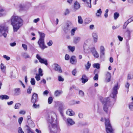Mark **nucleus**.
I'll return each mask as SVG.
<instances>
[{
    "mask_svg": "<svg viewBox=\"0 0 133 133\" xmlns=\"http://www.w3.org/2000/svg\"><path fill=\"white\" fill-rule=\"evenodd\" d=\"M80 7V5L78 2L76 1L75 2L74 4V9L75 11L78 10Z\"/></svg>",
    "mask_w": 133,
    "mask_h": 133,
    "instance_id": "nucleus-17",
    "label": "nucleus"
},
{
    "mask_svg": "<svg viewBox=\"0 0 133 133\" xmlns=\"http://www.w3.org/2000/svg\"><path fill=\"white\" fill-rule=\"evenodd\" d=\"M77 61L76 57L74 56H72L70 59V62L73 64H75Z\"/></svg>",
    "mask_w": 133,
    "mask_h": 133,
    "instance_id": "nucleus-15",
    "label": "nucleus"
},
{
    "mask_svg": "<svg viewBox=\"0 0 133 133\" xmlns=\"http://www.w3.org/2000/svg\"><path fill=\"white\" fill-rule=\"evenodd\" d=\"M67 115L70 116H72L75 115V112L71 109H69L66 112Z\"/></svg>",
    "mask_w": 133,
    "mask_h": 133,
    "instance_id": "nucleus-20",
    "label": "nucleus"
},
{
    "mask_svg": "<svg viewBox=\"0 0 133 133\" xmlns=\"http://www.w3.org/2000/svg\"><path fill=\"white\" fill-rule=\"evenodd\" d=\"M43 71L41 68H39L38 70L39 74L40 76H42L43 75V74L42 73Z\"/></svg>",
    "mask_w": 133,
    "mask_h": 133,
    "instance_id": "nucleus-38",
    "label": "nucleus"
},
{
    "mask_svg": "<svg viewBox=\"0 0 133 133\" xmlns=\"http://www.w3.org/2000/svg\"><path fill=\"white\" fill-rule=\"evenodd\" d=\"M86 4V6L87 7L89 8H91V0H82Z\"/></svg>",
    "mask_w": 133,
    "mask_h": 133,
    "instance_id": "nucleus-18",
    "label": "nucleus"
},
{
    "mask_svg": "<svg viewBox=\"0 0 133 133\" xmlns=\"http://www.w3.org/2000/svg\"><path fill=\"white\" fill-rule=\"evenodd\" d=\"M105 55L104 51H100V57H102Z\"/></svg>",
    "mask_w": 133,
    "mask_h": 133,
    "instance_id": "nucleus-57",
    "label": "nucleus"
},
{
    "mask_svg": "<svg viewBox=\"0 0 133 133\" xmlns=\"http://www.w3.org/2000/svg\"><path fill=\"white\" fill-rule=\"evenodd\" d=\"M40 19L39 18H37V19H35L34 21L33 22L35 23H37L39 21Z\"/></svg>",
    "mask_w": 133,
    "mask_h": 133,
    "instance_id": "nucleus-61",
    "label": "nucleus"
},
{
    "mask_svg": "<svg viewBox=\"0 0 133 133\" xmlns=\"http://www.w3.org/2000/svg\"><path fill=\"white\" fill-rule=\"evenodd\" d=\"M78 23L79 24H82L83 23V19L80 16L78 17Z\"/></svg>",
    "mask_w": 133,
    "mask_h": 133,
    "instance_id": "nucleus-30",
    "label": "nucleus"
},
{
    "mask_svg": "<svg viewBox=\"0 0 133 133\" xmlns=\"http://www.w3.org/2000/svg\"><path fill=\"white\" fill-rule=\"evenodd\" d=\"M93 66L94 68H96L98 69L100 68L99 64L98 63L94 64L93 65Z\"/></svg>",
    "mask_w": 133,
    "mask_h": 133,
    "instance_id": "nucleus-32",
    "label": "nucleus"
},
{
    "mask_svg": "<svg viewBox=\"0 0 133 133\" xmlns=\"http://www.w3.org/2000/svg\"><path fill=\"white\" fill-rule=\"evenodd\" d=\"M92 35L94 42L95 43L97 42L98 38L97 33L95 31L94 32L92 33Z\"/></svg>",
    "mask_w": 133,
    "mask_h": 133,
    "instance_id": "nucleus-14",
    "label": "nucleus"
},
{
    "mask_svg": "<svg viewBox=\"0 0 133 133\" xmlns=\"http://www.w3.org/2000/svg\"><path fill=\"white\" fill-rule=\"evenodd\" d=\"M32 90V87L31 86H29L28 89H27V93L29 94H30Z\"/></svg>",
    "mask_w": 133,
    "mask_h": 133,
    "instance_id": "nucleus-36",
    "label": "nucleus"
},
{
    "mask_svg": "<svg viewBox=\"0 0 133 133\" xmlns=\"http://www.w3.org/2000/svg\"><path fill=\"white\" fill-rule=\"evenodd\" d=\"M91 65V64L89 63V62L88 61L87 62V64L85 65V67L86 69L88 70L90 68Z\"/></svg>",
    "mask_w": 133,
    "mask_h": 133,
    "instance_id": "nucleus-31",
    "label": "nucleus"
},
{
    "mask_svg": "<svg viewBox=\"0 0 133 133\" xmlns=\"http://www.w3.org/2000/svg\"><path fill=\"white\" fill-rule=\"evenodd\" d=\"M129 23H128V22H127V21L125 22L124 23L123 25V28L124 29H125L126 28L127 26V25Z\"/></svg>",
    "mask_w": 133,
    "mask_h": 133,
    "instance_id": "nucleus-58",
    "label": "nucleus"
},
{
    "mask_svg": "<svg viewBox=\"0 0 133 133\" xmlns=\"http://www.w3.org/2000/svg\"><path fill=\"white\" fill-rule=\"evenodd\" d=\"M48 127L51 133H58L60 131V128L57 126V123L50 124Z\"/></svg>",
    "mask_w": 133,
    "mask_h": 133,
    "instance_id": "nucleus-4",
    "label": "nucleus"
},
{
    "mask_svg": "<svg viewBox=\"0 0 133 133\" xmlns=\"http://www.w3.org/2000/svg\"><path fill=\"white\" fill-rule=\"evenodd\" d=\"M102 11L101 10V9L97 10V12L96 13V15L97 17H99L101 14Z\"/></svg>",
    "mask_w": 133,
    "mask_h": 133,
    "instance_id": "nucleus-26",
    "label": "nucleus"
},
{
    "mask_svg": "<svg viewBox=\"0 0 133 133\" xmlns=\"http://www.w3.org/2000/svg\"><path fill=\"white\" fill-rule=\"evenodd\" d=\"M21 106V104L19 103H16L15 106V109H18L19 107Z\"/></svg>",
    "mask_w": 133,
    "mask_h": 133,
    "instance_id": "nucleus-39",
    "label": "nucleus"
},
{
    "mask_svg": "<svg viewBox=\"0 0 133 133\" xmlns=\"http://www.w3.org/2000/svg\"><path fill=\"white\" fill-rule=\"evenodd\" d=\"M18 133H24V131H23L21 127L18 128Z\"/></svg>",
    "mask_w": 133,
    "mask_h": 133,
    "instance_id": "nucleus-47",
    "label": "nucleus"
},
{
    "mask_svg": "<svg viewBox=\"0 0 133 133\" xmlns=\"http://www.w3.org/2000/svg\"><path fill=\"white\" fill-rule=\"evenodd\" d=\"M77 29L76 28H74L71 29V36H74L75 33V31Z\"/></svg>",
    "mask_w": 133,
    "mask_h": 133,
    "instance_id": "nucleus-28",
    "label": "nucleus"
},
{
    "mask_svg": "<svg viewBox=\"0 0 133 133\" xmlns=\"http://www.w3.org/2000/svg\"><path fill=\"white\" fill-rule=\"evenodd\" d=\"M9 98V97L6 95H2L0 96V99L2 100L8 99Z\"/></svg>",
    "mask_w": 133,
    "mask_h": 133,
    "instance_id": "nucleus-23",
    "label": "nucleus"
},
{
    "mask_svg": "<svg viewBox=\"0 0 133 133\" xmlns=\"http://www.w3.org/2000/svg\"><path fill=\"white\" fill-rule=\"evenodd\" d=\"M73 27V26L72 23L70 21H68L66 24V25L63 29V30L65 33H66Z\"/></svg>",
    "mask_w": 133,
    "mask_h": 133,
    "instance_id": "nucleus-7",
    "label": "nucleus"
},
{
    "mask_svg": "<svg viewBox=\"0 0 133 133\" xmlns=\"http://www.w3.org/2000/svg\"><path fill=\"white\" fill-rule=\"evenodd\" d=\"M68 47L69 50L72 52L74 51L75 49V47L74 46H68Z\"/></svg>",
    "mask_w": 133,
    "mask_h": 133,
    "instance_id": "nucleus-25",
    "label": "nucleus"
},
{
    "mask_svg": "<svg viewBox=\"0 0 133 133\" xmlns=\"http://www.w3.org/2000/svg\"><path fill=\"white\" fill-rule=\"evenodd\" d=\"M3 57L7 61L9 60L10 59V57L7 56L6 55H4Z\"/></svg>",
    "mask_w": 133,
    "mask_h": 133,
    "instance_id": "nucleus-55",
    "label": "nucleus"
},
{
    "mask_svg": "<svg viewBox=\"0 0 133 133\" xmlns=\"http://www.w3.org/2000/svg\"><path fill=\"white\" fill-rule=\"evenodd\" d=\"M8 32V27L0 25V37L3 36L5 38L7 36V34Z\"/></svg>",
    "mask_w": 133,
    "mask_h": 133,
    "instance_id": "nucleus-6",
    "label": "nucleus"
},
{
    "mask_svg": "<svg viewBox=\"0 0 133 133\" xmlns=\"http://www.w3.org/2000/svg\"><path fill=\"white\" fill-rule=\"evenodd\" d=\"M11 22L13 27L14 32H16L22 25L23 21L20 17L14 15L11 18Z\"/></svg>",
    "mask_w": 133,
    "mask_h": 133,
    "instance_id": "nucleus-2",
    "label": "nucleus"
},
{
    "mask_svg": "<svg viewBox=\"0 0 133 133\" xmlns=\"http://www.w3.org/2000/svg\"><path fill=\"white\" fill-rule=\"evenodd\" d=\"M67 124L68 126H71L75 124V122L71 119L69 118L67 119Z\"/></svg>",
    "mask_w": 133,
    "mask_h": 133,
    "instance_id": "nucleus-13",
    "label": "nucleus"
},
{
    "mask_svg": "<svg viewBox=\"0 0 133 133\" xmlns=\"http://www.w3.org/2000/svg\"><path fill=\"white\" fill-rule=\"evenodd\" d=\"M40 75L38 74H36V76L35 77V78L37 81H39L40 80L41 77Z\"/></svg>",
    "mask_w": 133,
    "mask_h": 133,
    "instance_id": "nucleus-35",
    "label": "nucleus"
},
{
    "mask_svg": "<svg viewBox=\"0 0 133 133\" xmlns=\"http://www.w3.org/2000/svg\"><path fill=\"white\" fill-rule=\"evenodd\" d=\"M58 104L59 105V110L61 111L63 109L64 106L62 103L60 102H58Z\"/></svg>",
    "mask_w": 133,
    "mask_h": 133,
    "instance_id": "nucleus-21",
    "label": "nucleus"
},
{
    "mask_svg": "<svg viewBox=\"0 0 133 133\" xmlns=\"http://www.w3.org/2000/svg\"><path fill=\"white\" fill-rule=\"evenodd\" d=\"M132 21H133V16L128 19L127 22H128V23H129Z\"/></svg>",
    "mask_w": 133,
    "mask_h": 133,
    "instance_id": "nucleus-49",
    "label": "nucleus"
},
{
    "mask_svg": "<svg viewBox=\"0 0 133 133\" xmlns=\"http://www.w3.org/2000/svg\"><path fill=\"white\" fill-rule=\"evenodd\" d=\"M105 48L104 46H101L100 47V51H104Z\"/></svg>",
    "mask_w": 133,
    "mask_h": 133,
    "instance_id": "nucleus-60",
    "label": "nucleus"
},
{
    "mask_svg": "<svg viewBox=\"0 0 133 133\" xmlns=\"http://www.w3.org/2000/svg\"><path fill=\"white\" fill-rule=\"evenodd\" d=\"M69 56L67 54H66L65 56V59L66 60H68L69 59Z\"/></svg>",
    "mask_w": 133,
    "mask_h": 133,
    "instance_id": "nucleus-50",
    "label": "nucleus"
},
{
    "mask_svg": "<svg viewBox=\"0 0 133 133\" xmlns=\"http://www.w3.org/2000/svg\"><path fill=\"white\" fill-rule=\"evenodd\" d=\"M78 117L80 118H82L83 117V115L81 113H79L78 114Z\"/></svg>",
    "mask_w": 133,
    "mask_h": 133,
    "instance_id": "nucleus-64",
    "label": "nucleus"
},
{
    "mask_svg": "<svg viewBox=\"0 0 133 133\" xmlns=\"http://www.w3.org/2000/svg\"><path fill=\"white\" fill-rule=\"evenodd\" d=\"M34 104L32 106L34 108H39V104H35L36 103H33Z\"/></svg>",
    "mask_w": 133,
    "mask_h": 133,
    "instance_id": "nucleus-43",
    "label": "nucleus"
},
{
    "mask_svg": "<svg viewBox=\"0 0 133 133\" xmlns=\"http://www.w3.org/2000/svg\"><path fill=\"white\" fill-rule=\"evenodd\" d=\"M98 75L97 74H95V76L93 78V79L94 80L97 81L98 80Z\"/></svg>",
    "mask_w": 133,
    "mask_h": 133,
    "instance_id": "nucleus-44",
    "label": "nucleus"
},
{
    "mask_svg": "<svg viewBox=\"0 0 133 133\" xmlns=\"http://www.w3.org/2000/svg\"><path fill=\"white\" fill-rule=\"evenodd\" d=\"M23 117H21L19 118L18 119V122L19 125H21L23 121Z\"/></svg>",
    "mask_w": 133,
    "mask_h": 133,
    "instance_id": "nucleus-41",
    "label": "nucleus"
},
{
    "mask_svg": "<svg viewBox=\"0 0 133 133\" xmlns=\"http://www.w3.org/2000/svg\"><path fill=\"white\" fill-rule=\"evenodd\" d=\"M47 121L48 125L57 123V121L55 118L51 116H49L47 118Z\"/></svg>",
    "mask_w": 133,
    "mask_h": 133,
    "instance_id": "nucleus-9",
    "label": "nucleus"
},
{
    "mask_svg": "<svg viewBox=\"0 0 133 133\" xmlns=\"http://www.w3.org/2000/svg\"><path fill=\"white\" fill-rule=\"evenodd\" d=\"M58 80L59 81L63 82L64 81V79L63 78H62L61 76H58Z\"/></svg>",
    "mask_w": 133,
    "mask_h": 133,
    "instance_id": "nucleus-53",
    "label": "nucleus"
},
{
    "mask_svg": "<svg viewBox=\"0 0 133 133\" xmlns=\"http://www.w3.org/2000/svg\"><path fill=\"white\" fill-rule=\"evenodd\" d=\"M53 43L52 41L51 40H50L49 41V42L47 43V44L48 46H50L52 45Z\"/></svg>",
    "mask_w": 133,
    "mask_h": 133,
    "instance_id": "nucleus-52",
    "label": "nucleus"
},
{
    "mask_svg": "<svg viewBox=\"0 0 133 133\" xmlns=\"http://www.w3.org/2000/svg\"><path fill=\"white\" fill-rule=\"evenodd\" d=\"M15 94L16 95H18L20 94V89L17 88L15 90Z\"/></svg>",
    "mask_w": 133,
    "mask_h": 133,
    "instance_id": "nucleus-24",
    "label": "nucleus"
},
{
    "mask_svg": "<svg viewBox=\"0 0 133 133\" xmlns=\"http://www.w3.org/2000/svg\"><path fill=\"white\" fill-rule=\"evenodd\" d=\"M31 84L32 85H34L35 84V81L34 78H31L30 81Z\"/></svg>",
    "mask_w": 133,
    "mask_h": 133,
    "instance_id": "nucleus-40",
    "label": "nucleus"
},
{
    "mask_svg": "<svg viewBox=\"0 0 133 133\" xmlns=\"http://www.w3.org/2000/svg\"><path fill=\"white\" fill-rule=\"evenodd\" d=\"M81 79L82 80V82L83 83H85L88 81V78L83 79V78H81Z\"/></svg>",
    "mask_w": 133,
    "mask_h": 133,
    "instance_id": "nucleus-46",
    "label": "nucleus"
},
{
    "mask_svg": "<svg viewBox=\"0 0 133 133\" xmlns=\"http://www.w3.org/2000/svg\"><path fill=\"white\" fill-rule=\"evenodd\" d=\"M133 78V75H131L130 74H128V75L127 80L131 79Z\"/></svg>",
    "mask_w": 133,
    "mask_h": 133,
    "instance_id": "nucleus-42",
    "label": "nucleus"
},
{
    "mask_svg": "<svg viewBox=\"0 0 133 133\" xmlns=\"http://www.w3.org/2000/svg\"><path fill=\"white\" fill-rule=\"evenodd\" d=\"M22 46L25 51H26L27 50V46L25 44H22Z\"/></svg>",
    "mask_w": 133,
    "mask_h": 133,
    "instance_id": "nucleus-45",
    "label": "nucleus"
},
{
    "mask_svg": "<svg viewBox=\"0 0 133 133\" xmlns=\"http://www.w3.org/2000/svg\"><path fill=\"white\" fill-rule=\"evenodd\" d=\"M26 127L28 128L27 129L28 133H34L31 130V129L28 126L26 125Z\"/></svg>",
    "mask_w": 133,
    "mask_h": 133,
    "instance_id": "nucleus-48",
    "label": "nucleus"
},
{
    "mask_svg": "<svg viewBox=\"0 0 133 133\" xmlns=\"http://www.w3.org/2000/svg\"><path fill=\"white\" fill-rule=\"evenodd\" d=\"M54 69L55 71H57L59 73H62V71L60 66L57 64H54Z\"/></svg>",
    "mask_w": 133,
    "mask_h": 133,
    "instance_id": "nucleus-12",
    "label": "nucleus"
},
{
    "mask_svg": "<svg viewBox=\"0 0 133 133\" xmlns=\"http://www.w3.org/2000/svg\"><path fill=\"white\" fill-rule=\"evenodd\" d=\"M20 9L21 10H23L25 9V6L23 4H21L19 5Z\"/></svg>",
    "mask_w": 133,
    "mask_h": 133,
    "instance_id": "nucleus-51",
    "label": "nucleus"
},
{
    "mask_svg": "<svg viewBox=\"0 0 133 133\" xmlns=\"http://www.w3.org/2000/svg\"><path fill=\"white\" fill-rule=\"evenodd\" d=\"M62 93L61 91L57 90L54 93V95L56 97L59 96Z\"/></svg>",
    "mask_w": 133,
    "mask_h": 133,
    "instance_id": "nucleus-22",
    "label": "nucleus"
},
{
    "mask_svg": "<svg viewBox=\"0 0 133 133\" xmlns=\"http://www.w3.org/2000/svg\"><path fill=\"white\" fill-rule=\"evenodd\" d=\"M129 107L130 110L131 111H133V102L130 103L129 104Z\"/></svg>",
    "mask_w": 133,
    "mask_h": 133,
    "instance_id": "nucleus-27",
    "label": "nucleus"
},
{
    "mask_svg": "<svg viewBox=\"0 0 133 133\" xmlns=\"http://www.w3.org/2000/svg\"><path fill=\"white\" fill-rule=\"evenodd\" d=\"M119 88L118 84L117 83L114 87L112 93L110 94V97L111 98L109 97L105 98L103 101L101 100V101L103 104V109L106 113H107L109 111L114 105L115 101V98L118 93L117 90Z\"/></svg>",
    "mask_w": 133,
    "mask_h": 133,
    "instance_id": "nucleus-1",
    "label": "nucleus"
},
{
    "mask_svg": "<svg viewBox=\"0 0 133 133\" xmlns=\"http://www.w3.org/2000/svg\"><path fill=\"white\" fill-rule=\"evenodd\" d=\"M53 101V98L51 97H50L48 99V103L50 104H51Z\"/></svg>",
    "mask_w": 133,
    "mask_h": 133,
    "instance_id": "nucleus-33",
    "label": "nucleus"
},
{
    "mask_svg": "<svg viewBox=\"0 0 133 133\" xmlns=\"http://www.w3.org/2000/svg\"><path fill=\"white\" fill-rule=\"evenodd\" d=\"M36 57L41 63L44 64L46 66L48 65V61L46 59L42 58L38 54H37Z\"/></svg>",
    "mask_w": 133,
    "mask_h": 133,
    "instance_id": "nucleus-8",
    "label": "nucleus"
},
{
    "mask_svg": "<svg viewBox=\"0 0 133 133\" xmlns=\"http://www.w3.org/2000/svg\"><path fill=\"white\" fill-rule=\"evenodd\" d=\"M69 10L68 9H66L64 13L65 15H66L69 14Z\"/></svg>",
    "mask_w": 133,
    "mask_h": 133,
    "instance_id": "nucleus-63",
    "label": "nucleus"
},
{
    "mask_svg": "<svg viewBox=\"0 0 133 133\" xmlns=\"http://www.w3.org/2000/svg\"><path fill=\"white\" fill-rule=\"evenodd\" d=\"M23 56L25 58H30V56L26 53H24L23 54Z\"/></svg>",
    "mask_w": 133,
    "mask_h": 133,
    "instance_id": "nucleus-37",
    "label": "nucleus"
},
{
    "mask_svg": "<svg viewBox=\"0 0 133 133\" xmlns=\"http://www.w3.org/2000/svg\"><path fill=\"white\" fill-rule=\"evenodd\" d=\"M81 38L79 37H74L73 42L75 44L78 43L80 41Z\"/></svg>",
    "mask_w": 133,
    "mask_h": 133,
    "instance_id": "nucleus-19",
    "label": "nucleus"
},
{
    "mask_svg": "<svg viewBox=\"0 0 133 133\" xmlns=\"http://www.w3.org/2000/svg\"><path fill=\"white\" fill-rule=\"evenodd\" d=\"M119 16V14L117 12H115L114 14V17L115 19H116Z\"/></svg>",
    "mask_w": 133,
    "mask_h": 133,
    "instance_id": "nucleus-34",
    "label": "nucleus"
},
{
    "mask_svg": "<svg viewBox=\"0 0 133 133\" xmlns=\"http://www.w3.org/2000/svg\"><path fill=\"white\" fill-rule=\"evenodd\" d=\"M79 94L81 96L83 97L84 95V93L83 91L80 90L79 91Z\"/></svg>",
    "mask_w": 133,
    "mask_h": 133,
    "instance_id": "nucleus-54",
    "label": "nucleus"
},
{
    "mask_svg": "<svg viewBox=\"0 0 133 133\" xmlns=\"http://www.w3.org/2000/svg\"><path fill=\"white\" fill-rule=\"evenodd\" d=\"M38 101V95L35 93H34L32 95L31 99L32 103H37Z\"/></svg>",
    "mask_w": 133,
    "mask_h": 133,
    "instance_id": "nucleus-10",
    "label": "nucleus"
},
{
    "mask_svg": "<svg viewBox=\"0 0 133 133\" xmlns=\"http://www.w3.org/2000/svg\"><path fill=\"white\" fill-rule=\"evenodd\" d=\"M25 113V111L24 110H21L19 112V114H20L24 115Z\"/></svg>",
    "mask_w": 133,
    "mask_h": 133,
    "instance_id": "nucleus-62",
    "label": "nucleus"
},
{
    "mask_svg": "<svg viewBox=\"0 0 133 133\" xmlns=\"http://www.w3.org/2000/svg\"><path fill=\"white\" fill-rule=\"evenodd\" d=\"M4 10L2 8L0 7V17L2 16L3 15V12Z\"/></svg>",
    "mask_w": 133,
    "mask_h": 133,
    "instance_id": "nucleus-29",
    "label": "nucleus"
},
{
    "mask_svg": "<svg viewBox=\"0 0 133 133\" xmlns=\"http://www.w3.org/2000/svg\"><path fill=\"white\" fill-rule=\"evenodd\" d=\"M91 51L94 57L96 58H98L99 57V55L94 47L91 48Z\"/></svg>",
    "mask_w": 133,
    "mask_h": 133,
    "instance_id": "nucleus-11",
    "label": "nucleus"
},
{
    "mask_svg": "<svg viewBox=\"0 0 133 133\" xmlns=\"http://www.w3.org/2000/svg\"><path fill=\"white\" fill-rule=\"evenodd\" d=\"M38 33L40 35V38L38 42V43L39 45V47L42 50L47 48V47L45 45L44 42V38L45 35L44 33L38 32Z\"/></svg>",
    "mask_w": 133,
    "mask_h": 133,
    "instance_id": "nucleus-3",
    "label": "nucleus"
},
{
    "mask_svg": "<svg viewBox=\"0 0 133 133\" xmlns=\"http://www.w3.org/2000/svg\"><path fill=\"white\" fill-rule=\"evenodd\" d=\"M106 80L107 82H109L111 81V74L109 72H107L106 74Z\"/></svg>",
    "mask_w": 133,
    "mask_h": 133,
    "instance_id": "nucleus-16",
    "label": "nucleus"
},
{
    "mask_svg": "<svg viewBox=\"0 0 133 133\" xmlns=\"http://www.w3.org/2000/svg\"><path fill=\"white\" fill-rule=\"evenodd\" d=\"M89 131V130L88 129H85L83 130L82 133H88Z\"/></svg>",
    "mask_w": 133,
    "mask_h": 133,
    "instance_id": "nucleus-56",
    "label": "nucleus"
},
{
    "mask_svg": "<svg viewBox=\"0 0 133 133\" xmlns=\"http://www.w3.org/2000/svg\"><path fill=\"white\" fill-rule=\"evenodd\" d=\"M105 125L107 133H113V130L111 125L110 121L108 119H105Z\"/></svg>",
    "mask_w": 133,
    "mask_h": 133,
    "instance_id": "nucleus-5",
    "label": "nucleus"
},
{
    "mask_svg": "<svg viewBox=\"0 0 133 133\" xmlns=\"http://www.w3.org/2000/svg\"><path fill=\"white\" fill-rule=\"evenodd\" d=\"M1 68L2 70H3L4 69H5V66L3 64L1 63Z\"/></svg>",
    "mask_w": 133,
    "mask_h": 133,
    "instance_id": "nucleus-59",
    "label": "nucleus"
}]
</instances>
